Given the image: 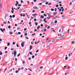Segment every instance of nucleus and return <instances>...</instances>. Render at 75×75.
Returning a JSON list of instances; mask_svg holds the SVG:
<instances>
[{"label": "nucleus", "mask_w": 75, "mask_h": 75, "mask_svg": "<svg viewBox=\"0 0 75 75\" xmlns=\"http://www.w3.org/2000/svg\"><path fill=\"white\" fill-rule=\"evenodd\" d=\"M64 37H65V36H60L59 37V38L61 40H64Z\"/></svg>", "instance_id": "obj_1"}, {"label": "nucleus", "mask_w": 75, "mask_h": 75, "mask_svg": "<svg viewBox=\"0 0 75 75\" xmlns=\"http://www.w3.org/2000/svg\"><path fill=\"white\" fill-rule=\"evenodd\" d=\"M13 54H14V57H16V54H17V51L16 50L14 51Z\"/></svg>", "instance_id": "obj_2"}, {"label": "nucleus", "mask_w": 75, "mask_h": 75, "mask_svg": "<svg viewBox=\"0 0 75 75\" xmlns=\"http://www.w3.org/2000/svg\"><path fill=\"white\" fill-rule=\"evenodd\" d=\"M24 43H25V42H22V43L21 44V45L22 47H23L24 44Z\"/></svg>", "instance_id": "obj_3"}, {"label": "nucleus", "mask_w": 75, "mask_h": 75, "mask_svg": "<svg viewBox=\"0 0 75 75\" xmlns=\"http://www.w3.org/2000/svg\"><path fill=\"white\" fill-rule=\"evenodd\" d=\"M54 26L55 28H57L58 27V24H56L54 25Z\"/></svg>", "instance_id": "obj_4"}, {"label": "nucleus", "mask_w": 75, "mask_h": 75, "mask_svg": "<svg viewBox=\"0 0 75 75\" xmlns=\"http://www.w3.org/2000/svg\"><path fill=\"white\" fill-rule=\"evenodd\" d=\"M43 21H44L45 23H47V21H46V18H45L44 20H43Z\"/></svg>", "instance_id": "obj_5"}, {"label": "nucleus", "mask_w": 75, "mask_h": 75, "mask_svg": "<svg viewBox=\"0 0 75 75\" xmlns=\"http://www.w3.org/2000/svg\"><path fill=\"white\" fill-rule=\"evenodd\" d=\"M34 9H38V8L36 6H34L33 7Z\"/></svg>", "instance_id": "obj_6"}, {"label": "nucleus", "mask_w": 75, "mask_h": 75, "mask_svg": "<svg viewBox=\"0 0 75 75\" xmlns=\"http://www.w3.org/2000/svg\"><path fill=\"white\" fill-rule=\"evenodd\" d=\"M59 62V60H57L56 62V64H57Z\"/></svg>", "instance_id": "obj_7"}, {"label": "nucleus", "mask_w": 75, "mask_h": 75, "mask_svg": "<svg viewBox=\"0 0 75 75\" xmlns=\"http://www.w3.org/2000/svg\"><path fill=\"white\" fill-rule=\"evenodd\" d=\"M62 33H63V34H65V33H66V32L65 31V30H62Z\"/></svg>", "instance_id": "obj_8"}, {"label": "nucleus", "mask_w": 75, "mask_h": 75, "mask_svg": "<svg viewBox=\"0 0 75 75\" xmlns=\"http://www.w3.org/2000/svg\"><path fill=\"white\" fill-rule=\"evenodd\" d=\"M74 12L73 11H70L69 13V14H72V13H73V12Z\"/></svg>", "instance_id": "obj_9"}, {"label": "nucleus", "mask_w": 75, "mask_h": 75, "mask_svg": "<svg viewBox=\"0 0 75 75\" xmlns=\"http://www.w3.org/2000/svg\"><path fill=\"white\" fill-rule=\"evenodd\" d=\"M7 16V14L5 13V16L4 17V18H6V17Z\"/></svg>", "instance_id": "obj_10"}, {"label": "nucleus", "mask_w": 75, "mask_h": 75, "mask_svg": "<svg viewBox=\"0 0 75 75\" xmlns=\"http://www.w3.org/2000/svg\"><path fill=\"white\" fill-rule=\"evenodd\" d=\"M32 48H33V46H32V45L30 46V50H31Z\"/></svg>", "instance_id": "obj_11"}, {"label": "nucleus", "mask_w": 75, "mask_h": 75, "mask_svg": "<svg viewBox=\"0 0 75 75\" xmlns=\"http://www.w3.org/2000/svg\"><path fill=\"white\" fill-rule=\"evenodd\" d=\"M40 28V26H38L37 28V30H39Z\"/></svg>", "instance_id": "obj_12"}, {"label": "nucleus", "mask_w": 75, "mask_h": 75, "mask_svg": "<svg viewBox=\"0 0 75 75\" xmlns=\"http://www.w3.org/2000/svg\"><path fill=\"white\" fill-rule=\"evenodd\" d=\"M49 17H47V19H50V18H51V17H50V15H49Z\"/></svg>", "instance_id": "obj_13"}, {"label": "nucleus", "mask_w": 75, "mask_h": 75, "mask_svg": "<svg viewBox=\"0 0 75 75\" xmlns=\"http://www.w3.org/2000/svg\"><path fill=\"white\" fill-rule=\"evenodd\" d=\"M0 7L1 8H2V4H1V3H0Z\"/></svg>", "instance_id": "obj_14"}, {"label": "nucleus", "mask_w": 75, "mask_h": 75, "mask_svg": "<svg viewBox=\"0 0 75 75\" xmlns=\"http://www.w3.org/2000/svg\"><path fill=\"white\" fill-rule=\"evenodd\" d=\"M9 20H10V21H11L12 22H13V20H12V18H10L9 19Z\"/></svg>", "instance_id": "obj_15"}, {"label": "nucleus", "mask_w": 75, "mask_h": 75, "mask_svg": "<svg viewBox=\"0 0 75 75\" xmlns=\"http://www.w3.org/2000/svg\"><path fill=\"white\" fill-rule=\"evenodd\" d=\"M9 34H10V35H11V34H13V33L12 32H9Z\"/></svg>", "instance_id": "obj_16"}, {"label": "nucleus", "mask_w": 75, "mask_h": 75, "mask_svg": "<svg viewBox=\"0 0 75 75\" xmlns=\"http://www.w3.org/2000/svg\"><path fill=\"white\" fill-rule=\"evenodd\" d=\"M32 16H37V13H35L34 14H32Z\"/></svg>", "instance_id": "obj_17"}, {"label": "nucleus", "mask_w": 75, "mask_h": 75, "mask_svg": "<svg viewBox=\"0 0 75 75\" xmlns=\"http://www.w3.org/2000/svg\"><path fill=\"white\" fill-rule=\"evenodd\" d=\"M28 70H30V71H31V72H32V70H31V69L30 68H28Z\"/></svg>", "instance_id": "obj_18"}, {"label": "nucleus", "mask_w": 75, "mask_h": 75, "mask_svg": "<svg viewBox=\"0 0 75 75\" xmlns=\"http://www.w3.org/2000/svg\"><path fill=\"white\" fill-rule=\"evenodd\" d=\"M41 18H44V16L42 15L41 16Z\"/></svg>", "instance_id": "obj_19"}, {"label": "nucleus", "mask_w": 75, "mask_h": 75, "mask_svg": "<svg viewBox=\"0 0 75 75\" xmlns=\"http://www.w3.org/2000/svg\"><path fill=\"white\" fill-rule=\"evenodd\" d=\"M35 25H38V23L37 22H35Z\"/></svg>", "instance_id": "obj_20"}, {"label": "nucleus", "mask_w": 75, "mask_h": 75, "mask_svg": "<svg viewBox=\"0 0 75 75\" xmlns=\"http://www.w3.org/2000/svg\"><path fill=\"white\" fill-rule=\"evenodd\" d=\"M75 43V42L74 41H73L71 42V44H74Z\"/></svg>", "instance_id": "obj_21"}, {"label": "nucleus", "mask_w": 75, "mask_h": 75, "mask_svg": "<svg viewBox=\"0 0 75 75\" xmlns=\"http://www.w3.org/2000/svg\"><path fill=\"white\" fill-rule=\"evenodd\" d=\"M10 45V43H7V46H9Z\"/></svg>", "instance_id": "obj_22"}, {"label": "nucleus", "mask_w": 75, "mask_h": 75, "mask_svg": "<svg viewBox=\"0 0 75 75\" xmlns=\"http://www.w3.org/2000/svg\"><path fill=\"white\" fill-rule=\"evenodd\" d=\"M18 72H19V71H18V70H16V74H17V73H18Z\"/></svg>", "instance_id": "obj_23"}, {"label": "nucleus", "mask_w": 75, "mask_h": 75, "mask_svg": "<svg viewBox=\"0 0 75 75\" xmlns=\"http://www.w3.org/2000/svg\"><path fill=\"white\" fill-rule=\"evenodd\" d=\"M51 39H50V40H48V41H47V42H50V41H51Z\"/></svg>", "instance_id": "obj_24"}, {"label": "nucleus", "mask_w": 75, "mask_h": 75, "mask_svg": "<svg viewBox=\"0 0 75 75\" xmlns=\"http://www.w3.org/2000/svg\"><path fill=\"white\" fill-rule=\"evenodd\" d=\"M23 65H25V62H24V61H23Z\"/></svg>", "instance_id": "obj_25"}, {"label": "nucleus", "mask_w": 75, "mask_h": 75, "mask_svg": "<svg viewBox=\"0 0 75 75\" xmlns=\"http://www.w3.org/2000/svg\"><path fill=\"white\" fill-rule=\"evenodd\" d=\"M57 12L54 13L53 15H56V14H57Z\"/></svg>", "instance_id": "obj_26"}, {"label": "nucleus", "mask_w": 75, "mask_h": 75, "mask_svg": "<svg viewBox=\"0 0 75 75\" xmlns=\"http://www.w3.org/2000/svg\"><path fill=\"white\" fill-rule=\"evenodd\" d=\"M55 40L54 39H53V40H52V42L53 43V42H55Z\"/></svg>", "instance_id": "obj_27"}, {"label": "nucleus", "mask_w": 75, "mask_h": 75, "mask_svg": "<svg viewBox=\"0 0 75 75\" xmlns=\"http://www.w3.org/2000/svg\"><path fill=\"white\" fill-rule=\"evenodd\" d=\"M67 59H68V57H65V60H67Z\"/></svg>", "instance_id": "obj_28"}, {"label": "nucleus", "mask_w": 75, "mask_h": 75, "mask_svg": "<svg viewBox=\"0 0 75 75\" xmlns=\"http://www.w3.org/2000/svg\"><path fill=\"white\" fill-rule=\"evenodd\" d=\"M68 34H69V29H68Z\"/></svg>", "instance_id": "obj_29"}, {"label": "nucleus", "mask_w": 75, "mask_h": 75, "mask_svg": "<svg viewBox=\"0 0 75 75\" xmlns=\"http://www.w3.org/2000/svg\"><path fill=\"white\" fill-rule=\"evenodd\" d=\"M50 28V26H49L47 27V29H49V28Z\"/></svg>", "instance_id": "obj_30"}, {"label": "nucleus", "mask_w": 75, "mask_h": 75, "mask_svg": "<svg viewBox=\"0 0 75 75\" xmlns=\"http://www.w3.org/2000/svg\"><path fill=\"white\" fill-rule=\"evenodd\" d=\"M12 11H14V9H13V7H12Z\"/></svg>", "instance_id": "obj_31"}, {"label": "nucleus", "mask_w": 75, "mask_h": 75, "mask_svg": "<svg viewBox=\"0 0 75 75\" xmlns=\"http://www.w3.org/2000/svg\"><path fill=\"white\" fill-rule=\"evenodd\" d=\"M67 18V16H64V17L63 18V19H64Z\"/></svg>", "instance_id": "obj_32"}, {"label": "nucleus", "mask_w": 75, "mask_h": 75, "mask_svg": "<svg viewBox=\"0 0 75 75\" xmlns=\"http://www.w3.org/2000/svg\"><path fill=\"white\" fill-rule=\"evenodd\" d=\"M51 11H54V9L53 8H52L51 9Z\"/></svg>", "instance_id": "obj_33"}, {"label": "nucleus", "mask_w": 75, "mask_h": 75, "mask_svg": "<svg viewBox=\"0 0 75 75\" xmlns=\"http://www.w3.org/2000/svg\"><path fill=\"white\" fill-rule=\"evenodd\" d=\"M45 4H48V2H47L45 3Z\"/></svg>", "instance_id": "obj_34"}, {"label": "nucleus", "mask_w": 75, "mask_h": 75, "mask_svg": "<svg viewBox=\"0 0 75 75\" xmlns=\"http://www.w3.org/2000/svg\"><path fill=\"white\" fill-rule=\"evenodd\" d=\"M20 53H19L18 54V55H17V57H20Z\"/></svg>", "instance_id": "obj_35"}, {"label": "nucleus", "mask_w": 75, "mask_h": 75, "mask_svg": "<svg viewBox=\"0 0 75 75\" xmlns=\"http://www.w3.org/2000/svg\"><path fill=\"white\" fill-rule=\"evenodd\" d=\"M51 3H49V4H48V5L50 6V5H51Z\"/></svg>", "instance_id": "obj_36"}, {"label": "nucleus", "mask_w": 75, "mask_h": 75, "mask_svg": "<svg viewBox=\"0 0 75 75\" xmlns=\"http://www.w3.org/2000/svg\"><path fill=\"white\" fill-rule=\"evenodd\" d=\"M13 9H14V10H17V8H13Z\"/></svg>", "instance_id": "obj_37"}, {"label": "nucleus", "mask_w": 75, "mask_h": 75, "mask_svg": "<svg viewBox=\"0 0 75 75\" xmlns=\"http://www.w3.org/2000/svg\"><path fill=\"white\" fill-rule=\"evenodd\" d=\"M22 5H21V4L20 5V4H19L18 6V7L19 6H21Z\"/></svg>", "instance_id": "obj_38"}, {"label": "nucleus", "mask_w": 75, "mask_h": 75, "mask_svg": "<svg viewBox=\"0 0 75 75\" xmlns=\"http://www.w3.org/2000/svg\"><path fill=\"white\" fill-rule=\"evenodd\" d=\"M12 17L13 18H14V17H15V15H13L12 16Z\"/></svg>", "instance_id": "obj_39"}, {"label": "nucleus", "mask_w": 75, "mask_h": 75, "mask_svg": "<svg viewBox=\"0 0 75 75\" xmlns=\"http://www.w3.org/2000/svg\"><path fill=\"white\" fill-rule=\"evenodd\" d=\"M35 35V33H34L32 35V36H33V35Z\"/></svg>", "instance_id": "obj_40"}, {"label": "nucleus", "mask_w": 75, "mask_h": 75, "mask_svg": "<svg viewBox=\"0 0 75 75\" xmlns=\"http://www.w3.org/2000/svg\"><path fill=\"white\" fill-rule=\"evenodd\" d=\"M43 15L45 17H46L47 16V15L46 14H44Z\"/></svg>", "instance_id": "obj_41"}, {"label": "nucleus", "mask_w": 75, "mask_h": 75, "mask_svg": "<svg viewBox=\"0 0 75 75\" xmlns=\"http://www.w3.org/2000/svg\"><path fill=\"white\" fill-rule=\"evenodd\" d=\"M22 10V9H19V11H20V12H21Z\"/></svg>", "instance_id": "obj_42"}, {"label": "nucleus", "mask_w": 75, "mask_h": 75, "mask_svg": "<svg viewBox=\"0 0 75 75\" xmlns=\"http://www.w3.org/2000/svg\"><path fill=\"white\" fill-rule=\"evenodd\" d=\"M25 38H26V39H27V40H28V39H29V38H28L27 37H25Z\"/></svg>", "instance_id": "obj_43"}, {"label": "nucleus", "mask_w": 75, "mask_h": 75, "mask_svg": "<svg viewBox=\"0 0 75 75\" xmlns=\"http://www.w3.org/2000/svg\"><path fill=\"white\" fill-rule=\"evenodd\" d=\"M26 32H27V31H26V30H25L23 32V33H26Z\"/></svg>", "instance_id": "obj_44"}, {"label": "nucleus", "mask_w": 75, "mask_h": 75, "mask_svg": "<svg viewBox=\"0 0 75 75\" xmlns=\"http://www.w3.org/2000/svg\"><path fill=\"white\" fill-rule=\"evenodd\" d=\"M3 23L5 24H6V21L4 22Z\"/></svg>", "instance_id": "obj_45"}, {"label": "nucleus", "mask_w": 75, "mask_h": 75, "mask_svg": "<svg viewBox=\"0 0 75 75\" xmlns=\"http://www.w3.org/2000/svg\"><path fill=\"white\" fill-rule=\"evenodd\" d=\"M39 51V50L38 49L36 51V52H38Z\"/></svg>", "instance_id": "obj_46"}, {"label": "nucleus", "mask_w": 75, "mask_h": 75, "mask_svg": "<svg viewBox=\"0 0 75 75\" xmlns=\"http://www.w3.org/2000/svg\"><path fill=\"white\" fill-rule=\"evenodd\" d=\"M18 34H21V32H18Z\"/></svg>", "instance_id": "obj_47"}, {"label": "nucleus", "mask_w": 75, "mask_h": 75, "mask_svg": "<svg viewBox=\"0 0 75 75\" xmlns=\"http://www.w3.org/2000/svg\"><path fill=\"white\" fill-rule=\"evenodd\" d=\"M34 21H37V19L36 18H35L34 19Z\"/></svg>", "instance_id": "obj_48"}, {"label": "nucleus", "mask_w": 75, "mask_h": 75, "mask_svg": "<svg viewBox=\"0 0 75 75\" xmlns=\"http://www.w3.org/2000/svg\"><path fill=\"white\" fill-rule=\"evenodd\" d=\"M31 57H29L28 58V59H29V60H31Z\"/></svg>", "instance_id": "obj_49"}, {"label": "nucleus", "mask_w": 75, "mask_h": 75, "mask_svg": "<svg viewBox=\"0 0 75 75\" xmlns=\"http://www.w3.org/2000/svg\"><path fill=\"white\" fill-rule=\"evenodd\" d=\"M30 55H33V54H32V52H31L30 53Z\"/></svg>", "instance_id": "obj_50"}, {"label": "nucleus", "mask_w": 75, "mask_h": 75, "mask_svg": "<svg viewBox=\"0 0 75 75\" xmlns=\"http://www.w3.org/2000/svg\"><path fill=\"white\" fill-rule=\"evenodd\" d=\"M61 28L59 30V32L60 33V32H61Z\"/></svg>", "instance_id": "obj_51"}, {"label": "nucleus", "mask_w": 75, "mask_h": 75, "mask_svg": "<svg viewBox=\"0 0 75 75\" xmlns=\"http://www.w3.org/2000/svg\"><path fill=\"white\" fill-rule=\"evenodd\" d=\"M32 58H34V55L32 56Z\"/></svg>", "instance_id": "obj_52"}, {"label": "nucleus", "mask_w": 75, "mask_h": 75, "mask_svg": "<svg viewBox=\"0 0 75 75\" xmlns=\"http://www.w3.org/2000/svg\"><path fill=\"white\" fill-rule=\"evenodd\" d=\"M69 6H71V5H72V3L70 2L69 4Z\"/></svg>", "instance_id": "obj_53"}, {"label": "nucleus", "mask_w": 75, "mask_h": 75, "mask_svg": "<svg viewBox=\"0 0 75 75\" xmlns=\"http://www.w3.org/2000/svg\"><path fill=\"white\" fill-rule=\"evenodd\" d=\"M45 43V41H43L42 42V44H44Z\"/></svg>", "instance_id": "obj_54"}, {"label": "nucleus", "mask_w": 75, "mask_h": 75, "mask_svg": "<svg viewBox=\"0 0 75 75\" xmlns=\"http://www.w3.org/2000/svg\"><path fill=\"white\" fill-rule=\"evenodd\" d=\"M0 30H1V31H2L3 30V29H2V28H0Z\"/></svg>", "instance_id": "obj_55"}, {"label": "nucleus", "mask_w": 75, "mask_h": 75, "mask_svg": "<svg viewBox=\"0 0 75 75\" xmlns=\"http://www.w3.org/2000/svg\"><path fill=\"white\" fill-rule=\"evenodd\" d=\"M55 23H57V20H56L54 22Z\"/></svg>", "instance_id": "obj_56"}, {"label": "nucleus", "mask_w": 75, "mask_h": 75, "mask_svg": "<svg viewBox=\"0 0 75 75\" xmlns=\"http://www.w3.org/2000/svg\"><path fill=\"white\" fill-rule=\"evenodd\" d=\"M42 68H43V67H40V69H42Z\"/></svg>", "instance_id": "obj_57"}, {"label": "nucleus", "mask_w": 75, "mask_h": 75, "mask_svg": "<svg viewBox=\"0 0 75 75\" xmlns=\"http://www.w3.org/2000/svg\"><path fill=\"white\" fill-rule=\"evenodd\" d=\"M21 69V68H18V71H20V70H21V69Z\"/></svg>", "instance_id": "obj_58"}, {"label": "nucleus", "mask_w": 75, "mask_h": 75, "mask_svg": "<svg viewBox=\"0 0 75 75\" xmlns=\"http://www.w3.org/2000/svg\"><path fill=\"white\" fill-rule=\"evenodd\" d=\"M10 28H11V26H8V28L10 29Z\"/></svg>", "instance_id": "obj_59"}, {"label": "nucleus", "mask_w": 75, "mask_h": 75, "mask_svg": "<svg viewBox=\"0 0 75 75\" xmlns=\"http://www.w3.org/2000/svg\"><path fill=\"white\" fill-rule=\"evenodd\" d=\"M27 35V33H26L24 35H25V36H26Z\"/></svg>", "instance_id": "obj_60"}, {"label": "nucleus", "mask_w": 75, "mask_h": 75, "mask_svg": "<svg viewBox=\"0 0 75 75\" xmlns=\"http://www.w3.org/2000/svg\"><path fill=\"white\" fill-rule=\"evenodd\" d=\"M33 1L35 2L36 1H37V0H33Z\"/></svg>", "instance_id": "obj_61"}, {"label": "nucleus", "mask_w": 75, "mask_h": 75, "mask_svg": "<svg viewBox=\"0 0 75 75\" xmlns=\"http://www.w3.org/2000/svg\"><path fill=\"white\" fill-rule=\"evenodd\" d=\"M44 13V12L43 11H41V13Z\"/></svg>", "instance_id": "obj_62"}, {"label": "nucleus", "mask_w": 75, "mask_h": 75, "mask_svg": "<svg viewBox=\"0 0 75 75\" xmlns=\"http://www.w3.org/2000/svg\"><path fill=\"white\" fill-rule=\"evenodd\" d=\"M62 30H64V26H62Z\"/></svg>", "instance_id": "obj_63"}, {"label": "nucleus", "mask_w": 75, "mask_h": 75, "mask_svg": "<svg viewBox=\"0 0 75 75\" xmlns=\"http://www.w3.org/2000/svg\"><path fill=\"white\" fill-rule=\"evenodd\" d=\"M53 18V19H56L57 18L55 17H54Z\"/></svg>", "instance_id": "obj_64"}]
</instances>
